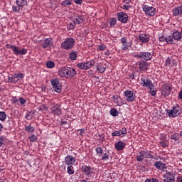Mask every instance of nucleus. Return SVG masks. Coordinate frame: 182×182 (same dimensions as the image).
Returning a JSON list of instances; mask_svg holds the SVG:
<instances>
[{
	"mask_svg": "<svg viewBox=\"0 0 182 182\" xmlns=\"http://www.w3.org/2000/svg\"><path fill=\"white\" fill-rule=\"evenodd\" d=\"M171 139L172 140H175V141H177L178 140V136H177V134H174L171 136Z\"/></svg>",
	"mask_w": 182,
	"mask_h": 182,
	"instance_id": "42",
	"label": "nucleus"
},
{
	"mask_svg": "<svg viewBox=\"0 0 182 182\" xmlns=\"http://www.w3.org/2000/svg\"><path fill=\"white\" fill-rule=\"evenodd\" d=\"M121 132V134L122 135V137H124L126 134H127V129L122 128V129H119Z\"/></svg>",
	"mask_w": 182,
	"mask_h": 182,
	"instance_id": "40",
	"label": "nucleus"
},
{
	"mask_svg": "<svg viewBox=\"0 0 182 182\" xmlns=\"http://www.w3.org/2000/svg\"><path fill=\"white\" fill-rule=\"evenodd\" d=\"M51 113L55 116H60L62 114V110L60 109V105L55 104L51 107Z\"/></svg>",
	"mask_w": 182,
	"mask_h": 182,
	"instance_id": "10",
	"label": "nucleus"
},
{
	"mask_svg": "<svg viewBox=\"0 0 182 182\" xmlns=\"http://www.w3.org/2000/svg\"><path fill=\"white\" fill-rule=\"evenodd\" d=\"M6 119V114L4 112H0V120L4 122Z\"/></svg>",
	"mask_w": 182,
	"mask_h": 182,
	"instance_id": "38",
	"label": "nucleus"
},
{
	"mask_svg": "<svg viewBox=\"0 0 182 182\" xmlns=\"http://www.w3.org/2000/svg\"><path fill=\"white\" fill-rule=\"evenodd\" d=\"M98 49H99V50H105L106 49V46L103 44L100 45L98 46Z\"/></svg>",
	"mask_w": 182,
	"mask_h": 182,
	"instance_id": "45",
	"label": "nucleus"
},
{
	"mask_svg": "<svg viewBox=\"0 0 182 182\" xmlns=\"http://www.w3.org/2000/svg\"><path fill=\"white\" fill-rule=\"evenodd\" d=\"M142 83L144 84V86H146V87H149V89H151L153 87V84H151V82L149 78L144 77L142 79Z\"/></svg>",
	"mask_w": 182,
	"mask_h": 182,
	"instance_id": "20",
	"label": "nucleus"
},
{
	"mask_svg": "<svg viewBox=\"0 0 182 182\" xmlns=\"http://www.w3.org/2000/svg\"><path fill=\"white\" fill-rule=\"evenodd\" d=\"M85 22V17L82 15L73 16V21L70 23V29H75L77 25H80Z\"/></svg>",
	"mask_w": 182,
	"mask_h": 182,
	"instance_id": "1",
	"label": "nucleus"
},
{
	"mask_svg": "<svg viewBox=\"0 0 182 182\" xmlns=\"http://www.w3.org/2000/svg\"><path fill=\"white\" fill-rule=\"evenodd\" d=\"M170 63H171V60L170 59V58H168L166 60V66H168V65H170Z\"/></svg>",
	"mask_w": 182,
	"mask_h": 182,
	"instance_id": "53",
	"label": "nucleus"
},
{
	"mask_svg": "<svg viewBox=\"0 0 182 182\" xmlns=\"http://www.w3.org/2000/svg\"><path fill=\"white\" fill-rule=\"evenodd\" d=\"M124 2L126 4H130L132 2V0H124Z\"/></svg>",
	"mask_w": 182,
	"mask_h": 182,
	"instance_id": "62",
	"label": "nucleus"
},
{
	"mask_svg": "<svg viewBox=\"0 0 182 182\" xmlns=\"http://www.w3.org/2000/svg\"><path fill=\"white\" fill-rule=\"evenodd\" d=\"M153 56L151 55V53L149 52H143L142 53V59L144 60H150Z\"/></svg>",
	"mask_w": 182,
	"mask_h": 182,
	"instance_id": "23",
	"label": "nucleus"
},
{
	"mask_svg": "<svg viewBox=\"0 0 182 182\" xmlns=\"http://www.w3.org/2000/svg\"><path fill=\"white\" fill-rule=\"evenodd\" d=\"M174 16H181L182 15V6L173 8L172 11Z\"/></svg>",
	"mask_w": 182,
	"mask_h": 182,
	"instance_id": "16",
	"label": "nucleus"
},
{
	"mask_svg": "<svg viewBox=\"0 0 182 182\" xmlns=\"http://www.w3.org/2000/svg\"><path fill=\"white\" fill-rule=\"evenodd\" d=\"M124 96L127 97V102H134V92L130 90H126L124 92Z\"/></svg>",
	"mask_w": 182,
	"mask_h": 182,
	"instance_id": "11",
	"label": "nucleus"
},
{
	"mask_svg": "<svg viewBox=\"0 0 182 182\" xmlns=\"http://www.w3.org/2000/svg\"><path fill=\"white\" fill-rule=\"evenodd\" d=\"M97 70L100 72V73H105L106 70V68L102 66V65H97Z\"/></svg>",
	"mask_w": 182,
	"mask_h": 182,
	"instance_id": "33",
	"label": "nucleus"
},
{
	"mask_svg": "<svg viewBox=\"0 0 182 182\" xmlns=\"http://www.w3.org/2000/svg\"><path fill=\"white\" fill-rule=\"evenodd\" d=\"M178 97H179V99H181L182 100V90L180 91V92L178 94Z\"/></svg>",
	"mask_w": 182,
	"mask_h": 182,
	"instance_id": "60",
	"label": "nucleus"
},
{
	"mask_svg": "<svg viewBox=\"0 0 182 182\" xmlns=\"http://www.w3.org/2000/svg\"><path fill=\"white\" fill-rule=\"evenodd\" d=\"M82 173H84V174H86L87 176H88V177H90V176H92V174L93 173V170L92 169V168L90 166H85L82 167Z\"/></svg>",
	"mask_w": 182,
	"mask_h": 182,
	"instance_id": "15",
	"label": "nucleus"
},
{
	"mask_svg": "<svg viewBox=\"0 0 182 182\" xmlns=\"http://www.w3.org/2000/svg\"><path fill=\"white\" fill-rule=\"evenodd\" d=\"M77 58V54H76V52H72L70 53V59H71V60H76Z\"/></svg>",
	"mask_w": 182,
	"mask_h": 182,
	"instance_id": "31",
	"label": "nucleus"
},
{
	"mask_svg": "<svg viewBox=\"0 0 182 182\" xmlns=\"http://www.w3.org/2000/svg\"><path fill=\"white\" fill-rule=\"evenodd\" d=\"M142 9L148 16H154L156 15V9L153 6L144 5Z\"/></svg>",
	"mask_w": 182,
	"mask_h": 182,
	"instance_id": "6",
	"label": "nucleus"
},
{
	"mask_svg": "<svg viewBox=\"0 0 182 182\" xmlns=\"http://www.w3.org/2000/svg\"><path fill=\"white\" fill-rule=\"evenodd\" d=\"M4 144V138L0 137V147Z\"/></svg>",
	"mask_w": 182,
	"mask_h": 182,
	"instance_id": "58",
	"label": "nucleus"
},
{
	"mask_svg": "<svg viewBox=\"0 0 182 182\" xmlns=\"http://www.w3.org/2000/svg\"><path fill=\"white\" fill-rule=\"evenodd\" d=\"M120 41L121 43H122V50H127V49H129V48H132V45H133L132 42L127 43V38H122Z\"/></svg>",
	"mask_w": 182,
	"mask_h": 182,
	"instance_id": "8",
	"label": "nucleus"
},
{
	"mask_svg": "<svg viewBox=\"0 0 182 182\" xmlns=\"http://www.w3.org/2000/svg\"><path fill=\"white\" fill-rule=\"evenodd\" d=\"M15 75L18 81H19V79H22V77H23V74H22V73H18V74H15Z\"/></svg>",
	"mask_w": 182,
	"mask_h": 182,
	"instance_id": "46",
	"label": "nucleus"
},
{
	"mask_svg": "<svg viewBox=\"0 0 182 182\" xmlns=\"http://www.w3.org/2000/svg\"><path fill=\"white\" fill-rule=\"evenodd\" d=\"M145 182H151V179H146Z\"/></svg>",
	"mask_w": 182,
	"mask_h": 182,
	"instance_id": "64",
	"label": "nucleus"
},
{
	"mask_svg": "<svg viewBox=\"0 0 182 182\" xmlns=\"http://www.w3.org/2000/svg\"><path fill=\"white\" fill-rule=\"evenodd\" d=\"M12 10L14 12H19L21 11V7H19L18 6H13Z\"/></svg>",
	"mask_w": 182,
	"mask_h": 182,
	"instance_id": "41",
	"label": "nucleus"
},
{
	"mask_svg": "<svg viewBox=\"0 0 182 182\" xmlns=\"http://www.w3.org/2000/svg\"><path fill=\"white\" fill-rule=\"evenodd\" d=\"M144 159H154V156L151 155V153L148 151H141L139 155L136 156V161L141 162Z\"/></svg>",
	"mask_w": 182,
	"mask_h": 182,
	"instance_id": "3",
	"label": "nucleus"
},
{
	"mask_svg": "<svg viewBox=\"0 0 182 182\" xmlns=\"http://www.w3.org/2000/svg\"><path fill=\"white\" fill-rule=\"evenodd\" d=\"M151 180V182H159V179H157V178H153Z\"/></svg>",
	"mask_w": 182,
	"mask_h": 182,
	"instance_id": "61",
	"label": "nucleus"
},
{
	"mask_svg": "<svg viewBox=\"0 0 182 182\" xmlns=\"http://www.w3.org/2000/svg\"><path fill=\"white\" fill-rule=\"evenodd\" d=\"M123 9H126V11L130 9V6L129 5H124L123 6Z\"/></svg>",
	"mask_w": 182,
	"mask_h": 182,
	"instance_id": "57",
	"label": "nucleus"
},
{
	"mask_svg": "<svg viewBox=\"0 0 182 182\" xmlns=\"http://www.w3.org/2000/svg\"><path fill=\"white\" fill-rule=\"evenodd\" d=\"M31 112H28L26 115V119H27V120H31L32 119V117L30 116Z\"/></svg>",
	"mask_w": 182,
	"mask_h": 182,
	"instance_id": "54",
	"label": "nucleus"
},
{
	"mask_svg": "<svg viewBox=\"0 0 182 182\" xmlns=\"http://www.w3.org/2000/svg\"><path fill=\"white\" fill-rule=\"evenodd\" d=\"M58 75L61 77H68V68H60L58 71Z\"/></svg>",
	"mask_w": 182,
	"mask_h": 182,
	"instance_id": "19",
	"label": "nucleus"
},
{
	"mask_svg": "<svg viewBox=\"0 0 182 182\" xmlns=\"http://www.w3.org/2000/svg\"><path fill=\"white\" fill-rule=\"evenodd\" d=\"M139 70L141 72H146L149 68V63L144 61L139 64Z\"/></svg>",
	"mask_w": 182,
	"mask_h": 182,
	"instance_id": "17",
	"label": "nucleus"
},
{
	"mask_svg": "<svg viewBox=\"0 0 182 182\" xmlns=\"http://www.w3.org/2000/svg\"><path fill=\"white\" fill-rule=\"evenodd\" d=\"M172 37L173 38V39H175V41H180V39H181L182 38L181 33L178 31H175L173 33Z\"/></svg>",
	"mask_w": 182,
	"mask_h": 182,
	"instance_id": "25",
	"label": "nucleus"
},
{
	"mask_svg": "<svg viewBox=\"0 0 182 182\" xmlns=\"http://www.w3.org/2000/svg\"><path fill=\"white\" fill-rule=\"evenodd\" d=\"M78 133H79L80 136H83V134H85V129H81L78 130Z\"/></svg>",
	"mask_w": 182,
	"mask_h": 182,
	"instance_id": "51",
	"label": "nucleus"
},
{
	"mask_svg": "<svg viewBox=\"0 0 182 182\" xmlns=\"http://www.w3.org/2000/svg\"><path fill=\"white\" fill-rule=\"evenodd\" d=\"M156 91H154V90H151V96H156Z\"/></svg>",
	"mask_w": 182,
	"mask_h": 182,
	"instance_id": "59",
	"label": "nucleus"
},
{
	"mask_svg": "<svg viewBox=\"0 0 182 182\" xmlns=\"http://www.w3.org/2000/svg\"><path fill=\"white\" fill-rule=\"evenodd\" d=\"M50 82L54 92H56L57 93H60V92H62V84H60V81L58 78H54Z\"/></svg>",
	"mask_w": 182,
	"mask_h": 182,
	"instance_id": "5",
	"label": "nucleus"
},
{
	"mask_svg": "<svg viewBox=\"0 0 182 182\" xmlns=\"http://www.w3.org/2000/svg\"><path fill=\"white\" fill-rule=\"evenodd\" d=\"M53 46V41H52V38H49L46 39L43 43H41L42 48L43 49H46V48H48L49 46Z\"/></svg>",
	"mask_w": 182,
	"mask_h": 182,
	"instance_id": "13",
	"label": "nucleus"
},
{
	"mask_svg": "<svg viewBox=\"0 0 182 182\" xmlns=\"http://www.w3.org/2000/svg\"><path fill=\"white\" fill-rule=\"evenodd\" d=\"M126 146V144H124L123 141H118L115 144V149L119 151L120 150H123L124 149V146Z\"/></svg>",
	"mask_w": 182,
	"mask_h": 182,
	"instance_id": "22",
	"label": "nucleus"
},
{
	"mask_svg": "<svg viewBox=\"0 0 182 182\" xmlns=\"http://www.w3.org/2000/svg\"><path fill=\"white\" fill-rule=\"evenodd\" d=\"M26 132L32 133L35 131V129L33 128V127H32V125L30 124L28 126H26Z\"/></svg>",
	"mask_w": 182,
	"mask_h": 182,
	"instance_id": "34",
	"label": "nucleus"
},
{
	"mask_svg": "<svg viewBox=\"0 0 182 182\" xmlns=\"http://www.w3.org/2000/svg\"><path fill=\"white\" fill-rule=\"evenodd\" d=\"M30 140H31V141L35 142V141H36V140H38V139L36 138V136L32 135L30 137Z\"/></svg>",
	"mask_w": 182,
	"mask_h": 182,
	"instance_id": "47",
	"label": "nucleus"
},
{
	"mask_svg": "<svg viewBox=\"0 0 182 182\" xmlns=\"http://www.w3.org/2000/svg\"><path fill=\"white\" fill-rule=\"evenodd\" d=\"M154 166L156 167V168H158V170H164L166 167V164L160 161H156L154 163Z\"/></svg>",
	"mask_w": 182,
	"mask_h": 182,
	"instance_id": "21",
	"label": "nucleus"
},
{
	"mask_svg": "<svg viewBox=\"0 0 182 182\" xmlns=\"http://www.w3.org/2000/svg\"><path fill=\"white\" fill-rule=\"evenodd\" d=\"M118 20L122 23H127V20L129 19V16L124 12L117 13Z\"/></svg>",
	"mask_w": 182,
	"mask_h": 182,
	"instance_id": "9",
	"label": "nucleus"
},
{
	"mask_svg": "<svg viewBox=\"0 0 182 182\" xmlns=\"http://www.w3.org/2000/svg\"><path fill=\"white\" fill-rule=\"evenodd\" d=\"M122 135V132H121L120 129L118 130V131H114V132L112 133V137H116V136H120Z\"/></svg>",
	"mask_w": 182,
	"mask_h": 182,
	"instance_id": "36",
	"label": "nucleus"
},
{
	"mask_svg": "<svg viewBox=\"0 0 182 182\" xmlns=\"http://www.w3.org/2000/svg\"><path fill=\"white\" fill-rule=\"evenodd\" d=\"M168 90L166 93H164L165 96H168V95H170V92H171V87H168Z\"/></svg>",
	"mask_w": 182,
	"mask_h": 182,
	"instance_id": "55",
	"label": "nucleus"
},
{
	"mask_svg": "<svg viewBox=\"0 0 182 182\" xmlns=\"http://www.w3.org/2000/svg\"><path fill=\"white\" fill-rule=\"evenodd\" d=\"M67 172L70 174H75V170L73 169V165H68Z\"/></svg>",
	"mask_w": 182,
	"mask_h": 182,
	"instance_id": "28",
	"label": "nucleus"
},
{
	"mask_svg": "<svg viewBox=\"0 0 182 182\" xmlns=\"http://www.w3.org/2000/svg\"><path fill=\"white\" fill-rule=\"evenodd\" d=\"M139 39L143 43H147V42H149V38L147 37V35H146V34H140L139 36Z\"/></svg>",
	"mask_w": 182,
	"mask_h": 182,
	"instance_id": "24",
	"label": "nucleus"
},
{
	"mask_svg": "<svg viewBox=\"0 0 182 182\" xmlns=\"http://www.w3.org/2000/svg\"><path fill=\"white\" fill-rule=\"evenodd\" d=\"M19 102H20L21 105H25V103H26V100H25L24 98H22V97H20Z\"/></svg>",
	"mask_w": 182,
	"mask_h": 182,
	"instance_id": "48",
	"label": "nucleus"
},
{
	"mask_svg": "<svg viewBox=\"0 0 182 182\" xmlns=\"http://www.w3.org/2000/svg\"><path fill=\"white\" fill-rule=\"evenodd\" d=\"M40 110H44L45 112H48V107H46V105H42L40 107Z\"/></svg>",
	"mask_w": 182,
	"mask_h": 182,
	"instance_id": "50",
	"label": "nucleus"
},
{
	"mask_svg": "<svg viewBox=\"0 0 182 182\" xmlns=\"http://www.w3.org/2000/svg\"><path fill=\"white\" fill-rule=\"evenodd\" d=\"M166 42L169 44V45H173V42H174V38L173 37V36H168L166 37Z\"/></svg>",
	"mask_w": 182,
	"mask_h": 182,
	"instance_id": "29",
	"label": "nucleus"
},
{
	"mask_svg": "<svg viewBox=\"0 0 182 182\" xmlns=\"http://www.w3.org/2000/svg\"><path fill=\"white\" fill-rule=\"evenodd\" d=\"M166 40H167V37H165V36L159 37L160 42H166Z\"/></svg>",
	"mask_w": 182,
	"mask_h": 182,
	"instance_id": "49",
	"label": "nucleus"
},
{
	"mask_svg": "<svg viewBox=\"0 0 182 182\" xmlns=\"http://www.w3.org/2000/svg\"><path fill=\"white\" fill-rule=\"evenodd\" d=\"M180 112V108L175 107L168 112L169 117H176L177 114Z\"/></svg>",
	"mask_w": 182,
	"mask_h": 182,
	"instance_id": "18",
	"label": "nucleus"
},
{
	"mask_svg": "<svg viewBox=\"0 0 182 182\" xmlns=\"http://www.w3.org/2000/svg\"><path fill=\"white\" fill-rule=\"evenodd\" d=\"M6 48L8 49H11L13 52L15 53V55H26V53H28V50L25 48H22L21 50H20L19 47L12 46L11 44H7Z\"/></svg>",
	"mask_w": 182,
	"mask_h": 182,
	"instance_id": "2",
	"label": "nucleus"
},
{
	"mask_svg": "<svg viewBox=\"0 0 182 182\" xmlns=\"http://www.w3.org/2000/svg\"><path fill=\"white\" fill-rule=\"evenodd\" d=\"M46 66L49 69H52V68H55V63H53V61H48L46 63Z\"/></svg>",
	"mask_w": 182,
	"mask_h": 182,
	"instance_id": "37",
	"label": "nucleus"
},
{
	"mask_svg": "<svg viewBox=\"0 0 182 182\" xmlns=\"http://www.w3.org/2000/svg\"><path fill=\"white\" fill-rule=\"evenodd\" d=\"M75 161H76V159L72 155H68L65 158V163L66 166H73V164H75Z\"/></svg>",
	"mask_w": 182,
	"mask_h": 182,
	"instance_id": "12",
	"label": "nucleus"
},
{
	"mask_svg": "<svg viewBox=\"0 0 182 182\" xmlns=\"http://www.w3.org/2000/svg\"><path fill=\"white\" fill-rule=\"evenodd\" d=\"M101 160H103L104 161H107L108 160H109V154L104 153L102 154V157Z\"/></svg>",
	"mask_w": 182,
	"mask_h": 182,
	"instance_id": "32",
	"label": "nucleus"
},
{
	"mask_svg": "<svg viewBox=\"0 0 182 182\" xmlns=\"http://www.w3.org/2000/svg\"><path fill=\"white\" fill-rule=\"evenodd\" d=\"M61 46L63 49H65L66 50L72 49V48L75 46V39L72 38L65 39V41L62 43Z\"/></svg>",
	"mask_w": 182,
	"mask_h": 182,
	"instance_id": "4",
	"label": "nucleus"
},
{
	"mask_svg": "<svg viewBox=\"0 0 182 182\" xmlns=\"http://www.w3.org/2000/svg\"><path fill=\"white\" fill-rule=\"evenodd\" d=\"M9 80L11 82V83H16V82H18V77H16V74H14L11 77H9Z\"/></svg>",
	"mask_w": 182,
	"mask_h": 182,
	"instance_id": "27",
	"label": "nucleus"
},
{
	"mask_svg": "<svg viewBox=\"0 0 182 182\" xmlns=\"http://www.w3.org/2000/svg\"><path fill=\"white\" fill-rule=\"evenodd\" d=\"M95 151L100 156L103 154V149H102V147H97Z\"/></svg>",
	"mask_w": 182,
	"mask_h": 182,
	"instance_id": "35",
	"label": "nucleus"
},
{
	"mask_svg": "<svg viewBox=\"0 0 182 182\" xmlns=\"http://www.w3.org/2000/svg\"><path fill=\"white\" fill-rule=\"evenodd\" d=\"M134 58H139V59H143V54H142V53H140L139 54L135 55Z\"/></svg>",
	"mask_w": 182,
	"mask_h": 182,
	"instance_id": "52",
	"label": "nucleus"
},
{
	"mask_svg": "<svg viewBox=\"0 0 182 182\" xmlns=\"http://www.w3.org/2000/svg\"><path fill=\"white\" fill-rule=\"evenodd\" d=\"M74 2L77 5H82V0H74Z\"/></svg>",
	"mask_w": 182,
	"mask_h": 182,
	"instance_id": "56",
	"label": "nucleus"
},
{
	"mask_svg": "<svg viewBox=\"0 0 182 182\" xmlns=\"http://www.w3.org/2000/svg\"><path fill=\"white\" fill-rule=\"evenodd\" d=\"M3 127H4L2 126V124L0 123V132H1Z\"/></svg>",
	"mask_w": 182,
	"mask_h": 182,
	"instance_id": "63",
	"label": "nucleus"
},
{
	"mask_svg": "<svg viewBox=\"0 0 182 182\" xmlns=\"http://www.w3.org/2000/svg\"><path fill=\"white\" fill-rule=\"evenodd\" d=\"M77 73L76 70L72 68H67V77H75Z\"/></svg>",
	"mask_w": 182,
	"mask_h": 182,
	"instance_id": "14",
	"label": "nucleus"
},
{
	"mask_svg": "<svg viewBox=\"0 0 182 182\" xmlns=\"http://www.w3.org/2000/svg\"><path fill=\"white\" fill-rule=\"evenodd\" d=\"M110 114L112 116H114V117H116V116H118L119 115V112H117V109H114V108H112L110 110Z\"/></svg>",
	"mask_w": 182,
	"mask_h": 182,
	"instance_id": "30",
	"label": "nucleus"
},
{
	"mask_svg": "<svg viewBox=\"0 0 182 182\" xmlns=\"http://www.w3.org/2000/svg\"><path fill=\"white\" fill-rule=\"evenodd\" d=\"M160 145H161L162 147H167V146H168V144L167 143V141H161V142H160Z\"/></svg>",
	"mask_w": 182,
	"mask_h": 182,
	"instance_id": "43",
	"label": "nucleus"
},
{
	"mask_svg": "<svg viewBox=\"0 0 182 182\" xmlns=\"http://www.w3.org/2000/svg\"><path fill=\"white\" fill-rule=\"evenodd\" d=\"M28 4V1L26 0H16V4L20 8L21 6L23 8V6H25Z\"/></svg>",
	"mask_w": 182,
	"mask_h": 182,
	"instance_id": "26",
	"label": "nucleus"
},
{
	"mask_svg": "<svg viewBox=\"0 0 182 182\" xmlns=\"http://www.w3.org/2000/svg\"><path fill=\"white\" fill-rule=\"evenodd\" d=\"M61 4L63 6H69L72 5V2H70V0H65V1H63L61 3Z\"/></svg>",
	"mask_w": 182,
	"mask_h": 182,
	"instance_id": "39",
	"label": "nucleus"
},
{
	"mask_svg": "<svg viewBox=\"0 0 182 182\" xmlns=\"http://www.w3.org/2000/svg\"><path fill=\"white\" fill-rule=\"evenodd\" d=\"M95 60H90V61L87 62V63H78L77 65V67L79 69H82L84 70H86L87 69H90V67L93 66V65H95Z\"/></svg>",
	"mask_w": 182,
	"mask_h": 182,
	"instance_id": "7",
	"label": "nucleus"
},
{
	"mask_svg": "<svg viewBox=\"0 0 182 182\" xmlns=\"http://www.w3.org/2000/svg\"><path fill=\"white\" fill-rule=\"evenodd\" d=\"M117 22V21L116 20V18H112L111 21H110V26H114V25H116Z\"/></svg>",
	"mask_w": 182,
	"mask_h": 182,
	"instance_id": "44",
	"label": "nucleus"
}]
</instances>
